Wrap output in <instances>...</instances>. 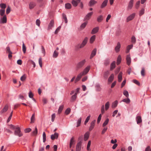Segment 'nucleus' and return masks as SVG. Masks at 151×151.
<instances>
[{
    "instance_id": "f257e3e1",
    "label": "nucleus",
    "mask_w": 151,
    "mask_h": 151,
    "mask_svg": "<svg viewBox=\"0 0 151 151\" xmlns=\"http://www.w3.org/2000/svg\"><path fill=\"white\" fill-rule=\"evenodd\" d=\"M88 38L87 37H85L83 41L81 44H78L75 46V49L77 50L79 48H81L83 47L86 44L88 41Z\"/></svg>"
},
{
    "instance_id": "f03ea898",
    "label": "nucleus",
    "mask_w": 151,
    "mask_h": 151,
    "mask_svg": "<svg viewBox=\"0 0 151 151\" xmlns=\"http://www.w3.org/2000/svg\"><path fill=\"white\" fill-rule=\"evenodd\" d=\"M14 134L15 135L19 137H21L23 135V134L22 133L20 128L17 127L16 129L15 130Z\"/></svg>"
},
{
    "instance_id": "7ed1b4c3",
    "label": "nucleus",
    "mask_w": 151,
    "mask_h": 151,
    "mask_svg": "<svg viewBox=\"0 0 151 151\" xmlns=\"http://www.w3.org/2000/svg\"><path fill=\"white\" fill-rule=\"evenodd\" d=\"M86 62V60L84 59L79 62L76 65L77 69H78L82 68L84 66Z\"/></svg>"
},
{
    "instance_id": "20e7f679",
    "label": "nucleus",
    "mask_w": 151,
    "mask_h": 151,
    "mask_svg": "<svg viewBox=\"0 0 151 151\" xmlns=\"http://www.w3.org/2000/svg\"><path fill=\"white\" fill-rule=\"evenodd\" d=\"M90 68V66H88L86 67L84 70L83 71L81 72L83 75H84L87 74L89 72Z\"/></svg>"
},
{
    "instance_id": "39448f33",
    "label": "nucleus",
    "mask_w": 151,
    "mask_h": 151,
    "mask_svg": "<svg viewBox=\"0 0 151 151\" xmlns=\"http://www.w3.org/2000/svg\"><path fill=\"white\" fill-rule=\"evenodd\" d=\"M7 22V18L6 15H5L3 17H1L0 20V23L1 24H5Z\"/></svg>"
},
{
    "instance_id": "423d86ee",
    "label": "nucleus",
    "mask_w": 151,
    "mask_h": 151,
    "mask_svg": "<svg viewBox=\"0 0 151 151\" xmlns=\"http://www.w3.org/2000/svg\"><path fill=\"white\" fill-rule=\"evenodd\" d=\"M135 16V13H132V14L130 15L127 18V22H128L129 21L132 20L134 17Z\"/></svg>"
},
{
    "instance_id": "0eeeda50",
    "label": "nucleus",
    "mask_w": 151,
    "mask_h": 151,
    "mask_svg": "<svg viewBox=\"0 0 151 151\" xmlns=\"http://www.w3.org/2000/svg\"><path fill=\"white\" fill-rule=\"evenodd\" d=\"M96 121L95 120H93L91 123L90 126L89 128V131H91L94 128Z\"/></svg>"
},
{
    "instance_id": "6e6552de",
    "label": "nucleus",
    "mask_w": 151,
    "mask_h": 151,
    "mask_svg": "<svg viewBox=\"0 0 151 151\" xmlns=\"http://www.w3.org/2000/svg\"><path fill=\"white\" fill-rule=\"evenodd\" d=\"M54 25V21L53 20H51L50 23L49 24L48 27V30H50L52 29V27H53Z\"/></svg>"
},
{
    "instance_id": "1a4fd4ad",
    "label": "nucleus",
    "mask_w": 151,
    "mask_h": 151,
    "mask_svg": "<svg viewBox=\"0 0 151 151\" xmlns=\"http://www.w3.org/2000/svg\"><path fill=\"white\" fill-rule=\"evenodd\" d=\"M8 104H6L0 111V114H2L6 112L8 110Z\"/></svg>"
},
{
    "instance_id": "9d476101",
    "label": "nucleus",
    "mask_w": 151,
    "mask_h": 151,
    "mask_svg": "<svg viewBox=\"0 0 151 151\" xmlns=\"http://www.w3.org/2000/svg\"><path fill=\"white\" fill-rule=\"evenodd\" d=\"M82 142L80 141L76 145V151H80L81 149Z\"/></svg>"
},
{
    "instance_id": "9b49d317",
    "label": "nucleus",
    "mask_w": 151,
    "mask_h": 151,
    "mask_svg": "<svg viewBox=\"0 0 151 151\" xmlns=\"http://www.w3.org/2000/svg\"><path fill=\"white\" fill-rule=\"evenodd\" d=\"M134 0H130L129 2L127 7V9H132L133 4Z\"/></svg>"
},
{
    "instance_id": "f8f14e48",
    "label": "nucleus",
    "mask_w": 151,
    "mask_h": 151,
    "mask_svg": "<svg viewBox=\"0 0 151 151\" xmlns=\"http://www.w3.org/2000/svg\"><path fill=\"white\" fill-rule=\"evenodd\" d=\"M58 134L57 133H55L54 134H52L51 136V138L52 140H54L55 139H57L58 137Z\"/></svg>"
},
{
    "instance_id": "ddd939ff",
    "label": "nucleus",
    "mask_w": 151,
    "mask_h": 151,
    "mask_svg": "<svg viewBox=\"0 0 151 151\" xmlns=\"http://www.w3.org/2000/svg\"><path fill=\"white\" fill-rule=\"evenodd\" d=\"M93 12H91L88 13L84 19L85 20H88L91 18V16L93 14Z\"/></svg>"
},
{
    "instance_id": "4468645a",
    "label": "nucleus",
    "mask_w": 151,
    "mask_h": 151,
    "mask_svg": "<svg viewBox=\"0 0 151 151\" xmlns=\"http://www.w3.org/2000/svg\"><path fill=\"white\" fill-rule=\"evenodd\" d=\"M89 134L90 133L88 132H87L84 134V140L85 141H86L88 139L89 136Z\"/></svg>"
},
{
    "instance_id": "2eb2a0df",
    "label": "nucleus",
    "mask_w": 151,
    "mask_h": 151,
    "mask_svg": "<svg viewBox=\"0 0 151 151\" xmlns=\"http://www.w3.org/2000/svg\"><path fill=\"white\" fill-rule=\"evenodd\" d=\"M127 63L128 65H129L131 63V59L129 55H127L126 57Z\"/></svg>"
},
{
    "instance_id": "dca6fc26",
    "label": "nucleus",
    "mask_w": 151,
    "mask_h": 151,
    "mask_svg": "<svg viewBox=\"0 0 151 151\" xmlns=\"http://www.w3.org/2000/svg\"><path fill=\"white\" fill-rule=\"evenodd\" d=\"M99 29V27H96L94 28L92 30L91 33L92 34H94L96 33L98 31Z\"/></svg>"
},
{
    "instance_id": "f3484780",
    "label": "nucleus",
    "mask_w": 151,
    "mask_h": 151,
    "mask_svg": "<svg viewBox=\"0 0 151 151\" xmlns=\"http://www.w3.org/2000/svg\"><path fill=\"white\" fill-rule=\"evenodd\" d=\"M36 5L35 2H31L30 3L29 5V8L30 9H33Z\"/></svg>"
},
{
    "instance_id": "a211bd4d",
    "label": "nucleus",
    "mask_w": 151,
    "mask_h": 151,
    "mask_svg": "<svg viewBox=\"0 0 151 151\" xmlns=\"http://www.w3.org/2000/svg\"><path fill=\"white\" fill-rule=\"evenodd\" d=\"M121 47V45L119 42L117 43V45L115 47V50L116 52H119L120 50V48Z\"/></svg>"
},
{
    "instance_id": "6ab92c4d",
    "label": "nucleus",
    "mask_w": 151,
    "mask_h": 151,
    "mask_svg": "<svg viewBox=\"0 0 151 151\" xmlns=\"http://www.w3.org/2000/svg\"><path fill=\"white\" fill-rule=\"evenodd\" d=\"M97 50L96 48L94 49L92 51L91 56L90 57V59H92L96 54Z\"/></svg>"
},
{
    "instance_id": "aec40b11",
    "label": "nucleus",
    "mask_w": 151,
    "mask_h": 151,
    "mask_svg": "<svg viewBox=\"0 0 151 151\" xmlns=\"http://www.w3.org/2000/svg\"><path fill=\"white\" fill-rule=\"evenodd\" d=\"M108 2V0H105L104 1L101 6V8L102 9L105 7L107 5Z\"/></svg>"
},
{
    "instance_id": "412c9836",
    "label": "nucleus",
    "mask_w": 151,
    "mask_h": 151,
    "mask_svg": "<svg viewBox=\"0 0 151 151\" xmlns=\"http://www.w3.org/2000/svg\"><path fill=\"white\" fill-rule=\"evenodd\" d=\"M116 67V62L115 61H113L111 64L110 65V70H112Z\"/></svg>"
},
{
    "instance_id": "4be33fe9",
    "label": "nucleus",
    "mask_w": 151,
    "mask_h": 151,
    "mask_svg": "<svg viewBox=\"0 0 151 151\" xmlns=\"http://www.w3.org/2000/svg\"><path fill=\"white\" fill-rule=\"evenodd\" d=\"M136 120L138 124L142 122V118L140 116H137L136 117Z\"/></svg>"
},
{
    "instance_id": "5701e85b",
    "label": "nucleus",
    "mask_w": 151,
    "mask_h": 151,
    "mask_svg": "<svg viewBox=\"0 0 151 151\" xmlns=\"http://www.w3.org/2000/svg\"><path fill=\"white\" fill-rule=\"evenodd\" d=\"M122 72H121L118 75V81L119 82H121L122 80Z\"/></svg>"
},
{
    "instance_id": "b1692460",
    "label": "nucleus",
    "mask_w": 151,
    "mask_h": 151,
    "mask_svg": "<svg viewBox=\"0 0 151 151\" xmlns=\"http://www.w3.org/2000/svg\"><path fill=\"white\" fill-rule=\"evenodd\" d=\"M74 137H72L70 139V142L69 147L70 148L72 147V145L74 144Z\"/></svg>"
},
{
    "instance_id": "393cba45",
    "label": "nucleus",
    "mask_w": 151,
    "mask_h": 151,
    "mask_svg": "<svg viewBox=\"0 0 151 151\" xmlns=\"http://www.w3.org/2000/svg\"><path fill=\"white\" fill-rule=\"evenodd\" d=\"M77 95L76 93H75L74 95L71 96L70 99V101L71 102H73L76 100L77 96Z\"/></svg>"
},
{
    "instance_id": "a878e982",
    "label": "nucleus",
    "mask_w": 151,
    "mask_h": 151,
    "mask_svg": "<svg viewBox=\"0 0 151 151\" xmlns=\"http://www.w3.org/2000/svg\"><path fill=\"white\" fill-rule=\"evenodd\" d=\"M97 1L94 0H91L89 2V6H92L95 4L96 3Z\"/></svg>"
},
{
    "instance_id": "bb28decb",
    "label": "nucleus",
    "mask_w": 151,
    "mask_h": 151,
    "mask_svg": "<svg viewBox=\"0 0 151 151\" xmlns=\"http://www.w3.org/2000/svg\"><path fill=\"white\" fill-rule=\"evenodd\" d=\"M103 16L102 15H100L97 18V21L99 22H102L103 20Z\"/></svg>"
},
{
    "instance_id": "cd10ccee",
    "label": "nucleus",
    "mask_w": 151,
    "mask_h": 151,
    "mask_svg": "<svg viewBox=\"0 0 151 151\" xmlns=\"http://www.w3.org/2000/svg\"><path fill=\"white\" fill-rule=\"evenodd\" d=\"M114 74H112L109 78L108 81L110 83L114 79Z\"/></svg>"
},
{
    "instance_id": "c85d7f7f",
    "label": "nucleus",
    "mask_w": 151,
    "mask_h": 151,
    "mask_svg": "<svg viewBox=\"0 0 151 151\" xmlns=\"http://www.w3.org/2000/svg\"><path fill=\"white\" fill-rule=\"evenodd\" d=\"M64 106L63 105H62L59 106L58 110V114H60L61 112L63 109Z\"/></svg>"
},
{
    "instance_id": "c756f323",
    "label": "nucleus",
    "mask_w": 151,
    "mask_h": 151,
    "mask_svg": "<svg viewBox=\"0 0 151 151\" xmlns=\"http://www.w3.org/2000/svg\"><path fill=\"white\" fill-rule=\"evenodd\" d=\"M118 104V101L117 100L115 101L114 102H113L111 105V107L112 108H115L117 106Z\"/></svg>"
},
{
    "instance_id": "7c9ffc66",
    "label": "nucleus",
    "mask_w": 151,
    "mask_h": 151,
    "mask_svg": "<svg viewBox=\"0 0 151 151\" xmlns=\"http://www.w3.org/2000/svg\"><path fill=\"white\" fill-rule=\"evenodd\" d=\"M121 57L120 55H119L117 58V62H116V64L117 65H119L120 63L121 62Z\"/></svg>"
},
{
    "instance_id": "2f4dec72",
    "label": "nucleus",
    "mask_w": 151,
    "mask_h": 151,
    "mask_svg": "<svg viewBox=\"0 0 151 151\" xmlns=\"http://www.w3.org/2000/svg\"><path fill=\"white\" fill-rule=\"evenodd\" d=\"M31 123H34L35 122V114H32L31 118Z\"/></svg>"
},
{
    "instance_id": "473e14b6",
    "label": "nucleus",
    "mask_w": 151,
    "mask_h": 151,
    "mask_svg": "<svg viewBox=\"0 0 151 151\" xmlns=\"http://www.w3.org/2000/svg\"><path fill=\"white\" fill-rule=\"evenodd\" d=\"M109 74V71L108 70L105 71L104 73V77L105 79H107Z\"/></svg>"
},
{
    "instance_id": "72a5a7b5",
    "label": "nucleus",
    "mask_w": 151,
    "mask_h": 151,
    "mask_svg": "<svg viewBox=\"0 0 151 151\" xmlns=\"http://www.w3.org/2000/svg\"><path fill=\"white\" fill-rule=\"evenodd\" d=\"M63 19H64L65 22V23H67L68 22V20L66 17V16L65 14L64 13L62 14Z\"/></svg>"
},
{
    "instance_id": "f704fd0d",
    "label": "nucleus",
    "mask_w": 151,
    "mask_h": 151,
    "mask_svg": "<svg viewBox=\"0 0 151 151\" xmlns=\"http://www.w3.org/2000/svg\"><path fill=\"white\" fill-rule=\"evenodd\" d=\"M96 38V36L95 35H93L92 36L90 39V42L91 43H93V42L95 40Z\"/></svg>"
},
{
    "instance_id": "c9c22d12",
    "label": "nucleus",
    "mask_w": 151,
    "mask_h": 151,
    "mask_svg": "<svg viewBox=\"0 0 151 151\" xmlns=\"http://www.w3.org/2000/svg\"><path fill=\"white\" fill-rule=\"evenodd\" d=\"M110 106V103L109 101H107L105 104V109L106 111L107 110L109 107Z\"/></svg>"
},
{
    "instance_id": "e433bc0d",
    "label": "nucleus",
    "mask_w": 151,
    "mask_h": 151,
    "mask_svg": "<svg viewBox=\"0 0 151 151\" xmlns=\"http://www.w3.org/2000/svg\"><path fill=\"white\" fill-rule=\"evenodd\" d=\"M65 9H69L71 8V5L69 3H67L65 4Z\"/></svg>"
},
{
    "instance_id": "4c0bfd02",
    "label": "nucleus",
    "mask_w": 151,
    "mask_h": 151,
    "mask_svg": "<svg viewBox=\"0 0 151 151\" xmlns=\"http://www.w3.org/2000/svg\"><path fill=\"white\" fill-rule=\"evenodd\" d=\"M110 63V60L108 59L105 60L104 62V65L105 66H107Z\"/></svg>"
},
{
    "instance_id": "58836bf2",
    "label": "nucleus",
    "mask_w": 151,
    "mask_h": 151,
    "mask_svg": "<svg viewBox=\"0 0 151 151\" xmlns=\"http://www.w3.org/2000/svg\"><path fill=\"white\" fill-rule=\"evenodd\" d=\"M71 3L73 6L75 7L76 6L78 5V4L79 3L75 0H73L72 1Z\"/></svg>"
},
{
    "instance_id": "ea45409f",
    "label": "nucleus",
    "mask_w": 151,
    "mask_h": 151,
    "mask_svg": "<svg viewBox=\"0 0 151 151\" xmlns=\"http://www.w3.org/2000/svg\"><path fill=\"white\" fill-rule=\"evenodd\" d=\"M87 23H88V22H84L83 23V24H82L80 26L81 28L82 29H83L86 27V25L87 24Z\"/></svg>"
},
{
    "instance_id": "a19ab883",
    "label": "nucleus",
    "mask_w": 151,
    "mask_h": 151,
    "mask_svg": "<svg viewBox=\"0 0 151 151\" xmlns=\"http://www.w3.org/2000/svg\"><path fill=\"white\" fill-rule=\"evenodd\" d=\"M38 130L36 127H35V130L32 132V135L35 136L37 135Z\"/></svg>"
},
{
    "instance_id": "79ce46f5",
    "label": "nucleus",
    "mask_w": 151,
    "mask_h": 151,
    "mask_svg": "<svg viewBox=\"0 0 151 151\" xmlns=\"http://www.w3.org/2000/svg\"><path fill=\"white\" fill-rule=\"evenodd\" d=\"M122 101L127 104H129L130 102V100L129 98H128L126 99H124L122 100Z\"/></svg>"
},
{
    "instance_id": "37998d69",
    "label": "nucleus",
    "mask_w": 151,
    "mask_h": 151,
    "mask_svg": "<svg viewBox=\"0 0 151 151\" xmlns=\"http://www.w3.org/2000/svg\"><path fill=\"white\" fill-rule=\"evenodd\" d=\"M5 9H1L0 10V15L1 16H4V15Z\"/></svg>"
},
{
    "instance_id": "c03bdc74",
    "label": "nucleus",
    "mask_w": 151,
    "mask_h": 151,
    "mask_svg": "<svg viewBox=\"0 0 151 151\" xmlns=\"http://www.w3.org/2000/svg\"><path fill=\"white\" fill-rule=\"evenodd\" d=\"M71 111V109L70 108H67L65 111V114L67 115L70 114Z\"/></svg>"
},
{
    "instance_id": "a18cd8bd",
    "label": "nucleus",
    "mask_w": 151,
    "mask_h": 151,
    "mask_svg": "<svg viewBox=\"0 0 151 151\" xmlns=\"http://www.w3.org/2000/svg\"><path fill=\"white\" fill-rule=\"evenodd\" d=\"M109 122V119L108 118H107L104 121L103 124L102 126L103 127H104L106 125H107L108 123Z\"/></svg>"
},
{
    "instance_id": "49530a36",
    "label": "nucleus",
    "mask_w": 151,
    "mask_h": 151,
    "mask_svg": "<svg viewBox=\"0 0 151 151\" xmlns=\"http://www.w3.org/2000/svg\"><path fill=\"white\" fill-rule=\"evenodd\" d=\"M82 118L81 117L78 120V121L77 122V127H78L80 126L81 124V121Z\"/></svg>"
},
{
    "instance_id": "de8ad7c7",
    "label": "nucleus",
    "mask_w": 151,
    "mask_h": 151,
    "mask_svg": "<svg viewBox=\"0 0 151 151\" xmlns=\"http://www.w3.org/2000/svg\"><path fill=\"white\" fill-rule=\"evenodd\" d=\"M83 76V75L81 73L79 74L77 76L76 78L77 80H78L79 81L80 79L81 78V77Z\"/></svg>"
},
{
    "instance_id": "09e8293b",
    "label": "nucleus",
    "mask_w": 151,
    "mask_h": 151,
    "mask_svg": "<svg viewBox=\"0 0 151 151\" xmlns=\"http://www.w3.org/2000/svg\"><path fill=\"white\" fill-rule=\"evenodd\" d=\"M91 144V141L89 140L88 141V142L87 146V150L88 151L91 150V149H90V146Z\"/></svg>"
},
{
    "instance_id": "8fccbe9b",
    "label": "nucleus",
    "mask_w": 151,
    "mask_h": 151,
    "mask_svg": "<svg viewBox=\"0 0 151 151\" xmlns=\"http://www.w3.org/2000/svg\"><path fill=\"white\" fill-rule=\"evenodd\" d=\"M0 7L2 8L1 9H5L6 7V4L4 3H1L0 4Z\"/></svg>"
},
{
    "instance_id": "3c124183",
    "label": "nucleus",
    "mask_w": 151,
    "mask_h": 151,
    "mask_svg": "<svg viewBox=\"0 0 151 151\" xmlns=\"http://www.w3.org/2000/svg\"><path fill=\"white\" fill-rule=\"evenodd\" d=\"M90 117H91L90 115H89L86 118L84 122V124L85 125L88 122L89 120Z\"/></svg>"
},
{
    "instance_id": "603ef678",
    "label": "nucleus",
    "mask_w": 151,
    "mask_h": 151,
    "mask_svg": "<svg viewBox=\"0 0 151 151\" xmlns=\"http://www.w3.org/2000/svg\"><path fill=\"white\" fill-rule=\"evenodd\" d=\"M22 50L24 53H25L26 52V48L24 43H23L22 45Z\"/></svg>"
},
{
    "instance_id": "864d4df0",
    "label": "nucleus",
    "mask_w": 151,
    "mask_h": 151,
    "mask_svg": "<svg viewBox=\"0 0 151 151\" xmlns=\"http://www.w3.org/2000/svg\"><path fill=\"white\" fill-rule=\"evenodd\" d=\"M133 82L136 84V85L139 86L140 85V83L136 79H134L133 80Z\"/></svg>"
},
{
    "instance_id": "5fc2aeb1",
    "label": "nucleus",
    "mask_w": 151,
    "mask_h": 151,
    "mask_svg": "<svg viewBox=\"0 0 151 151\" xmlns=\"http://www.w3.org/2000/svg\"><path fill=\"white\" fill-rule=\"evenodd\" d=\"M96 88L97 91H100L101 90V88L100 85L99 84H97L96 86Z\"/></svg>"
},
{
    "instance_id": "6e6d98bb",
    "label": "nucleus",
    "mask_w": 151,
    "mask_h": 151,
    "mask_svg": "<svg viewBox=\"0 0 151 151\" xmlns=\"http://www.w3.org/2000/svg\"><path fill=\"white\" fill-rule=\"evenodd\" d=\"M43 142H45L46 140V136L45 133V132H44L43 133Z\"/></svg>"
},
{
    "instance_id": "4d7b16f0",
    "label": "nucleus",
    "mask_w": 151,
    "mask_h": 151,
    "mask_svg": "<svg viewBox=\"0 0 151 151\" xmlns=\"http://www.w3.org/2000/svg\"><path fill=\"white\" fill-rule=\"evenodd\" d=\"M26 77L25 74L23 75L20 78V80L22 81H24L26 79Z\"/></svg>"
},
{
    "instance_id": "13d9d810",
    "label": "nucleus",
    "mask_w": 151,
    "mask_h": 151,
    "mask_svg": "<svg viewBox=\"0 0 151 151\" xmlns=\"http://www.w3.org/2000/svg\"><path fill=\"white\" fill-rule=\"evenodd\" d=\"M136 40L135 37L133 36L131 38V42L133 43H135L136 42Z\"/></svg>"
},
{
    "instance_id": "bf43d9fd",
    "label": "nucleus",
    "mask_w": 151,
    "mask_h": 151,
    "mask_svg": "<svg viewBox=\"0 0 151 151\" xmlns=\"http://www.w3.org/2000/svg\"><path fill=\"white\" fill-rule=\"evenodd\" d=\"M145 10L144 9L142 8L141 9V10L139 12V15L140 16H141L144 13Z\"/></svg>"
},
{
    "instance_id": "052dcab7",
    "label": "nucleus",
    "mask_w": 151,
    "mask_h": 151,
    "mask_svg": "<svg viewBox=\"0 0 151 151\" xmlns=\"http://www.w3.org/2000/svg\"><path fill=\"white\" fill-rule=\"evenodd\" d=\"M58 53L56 52V51H55L53 55V58H57L58 55Z\"/></svg>"
},
{
    "instance_id": "680f3d73",
    "label": "nucleus",
    "mask_w": 151,
    "mask_h": 151,
    "mask_svg": "<svg viewBox=\"0 0 151 151\" xmlns=\"http://www.w3.org/2000/svg\"><path fill=\"white\" fill-rule=\"evenodd\" d=\"M39 63L40 67L42 68V59L41 57L39 58Z\"/></svg>"
},
{
    "instance_id": "e2e57ef3",
    "label": "nucleus",
    "mask_w": 151,
    "mask_h": 151,
    "mask_svg": "<svg viewBox=\"0 0 151 151\" xmlns=\"http://www.w3.org/2000/svg\"><path fill=\"white\" fill-rule=\"evenodd\" d=\"M123 94L124 95H125L126 97H128L129 96V93L128 91H124L123 92Z\"/></svg>"
},
{
    "instance_id": "0e129e2a",
    "label": "nucleus",
    "mask_w": 151,
    "mask_h": 151,
    "mask_svg": "<svg viewBox=\"0 0 151 151\" xmlns=\"http://www.w3.org/2000/svg\"><path fill=\"white\" fill-rule=\"evenodd\" d=\"M145 70L144 68H142L141 72V73L142 76H145Z\"/></svg>"
},
{
    "instance_id": "69168bd1",
    "label": "nucleus",
    "mask_w": 151,
    "mask_h": 151,
    "mask_svg": "<svg viewBox=\"0 0 151 151\" xmlns=\"http://www.w3.org/2000/svg\"><path fill=\"white\" fill-rule=\"evenodd\" d=\"M55 114L54 113L52 114L51 116V120L53 122L55 120Z\"/></svg>"
},
{
    "instance_id": "338daca9",
    "label": "nucleus",
    "mask_w": 151,
    "mask_h": 151,
    "mask_svg": "<svg viewBox=\"0 0 151 151\" xmlns=\"http://www.w3.org/2000/svg\"><path fill=\"white\" fill-rule=\"evenodd\" d=\"M132 47L133 45H128L127 47V50H128V52H129V50L132 48Z\"/></svg>"
},
{
    "instance_id": "774afa93",
    "label": "nucleus",
    "mask_w": 151,
    "mask_h": 151,
    "mask_svg": "<svg viewBox=\"0 0 151 151\" xmlns=\"http://www.w3.org/2000/svg\"><path fill=\"white\" fill-rule=\"evenodd\" d=\"M31 131V129L30 128H27L25 129L24 130L25 133L29 132Z\"/></svg>"
}]
</instances>
